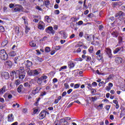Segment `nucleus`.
Segmentation results:
<instances>
[{
	"mask_svg": "<svg viewBox=\"0 0 125 125\" xmlns=\"http://www.w3.org/2000/svg\"><path fill=\"white\" fill-rule=\"evenodd\" d=\"M26 72L28 76H33V77H37L38 75H39V71L37 70V69H32L31 70L30 68H27Z\"/></svg>",
	"mask_w": 125,
	"mask_h": 125,
	"instance_id": "obj_1",
	"label": "nucleus"
},
{
	"mask_svg": "<svg viewBox=\"0 0 125 125\" xmlns=\"http://www.w3.org/2000/svg\"><path fill=\"white\" fill-rule=\"evenodd\" d=\"M0 58L1 59V60H4V61H5V60H7L8 55L4 49L1 50L0 51Z\"/></svg>",
	"mask_w": 125,
	"mask_h": 125,
	"instance_id": "obj_2",
	"label": "nucleus"
},
{
	"mask_svg": "<svg viewBox=\"0 0 125 125\" xmlns=\"http://www.w3.org/2000/svg\"><path fill=\"white\" fill-rule=\"evenodd\" d=\"M125 13L121 11H120L117 14L115 15V17H118L119 20H124L125 19Z\"/></svg>",
	"mask_w": 125,
	"mask_h": 125,
	"instance_id": "obj_3",
	"label": "nucleus"
},
{
	"mask_svg": "<svg viewBox=\"0 0 125 125\" xmlns=\"http://www.w3.org/2000/svg\"><path fill=\"white\" fill-rule=\"evenodd\" d=\"M45 32L48 34H55V31L53 30V27H52V26H49L46 28Z\"/></svg>",
	"mask_w": 125,
	"mask_h": 125,
	"instance_id": "obj_4",
	"label": "nucleus"
},
{
	"mask_svg": "<svg viewBox=\"0 0 125 125\" xmlns=\"http://www.w3.org/2000/svg\"><path fill=\"white\" fill-rule=\"evenodd\" d=\"M34 83L31 81L29 82V83L28 82H26L25 83H23V86L24 87H26L28 88H32V86L33 85V84H34Z\"/></svg>",
	"mask_w": 125,
	"mask_h": 125,
	"instance_id": "obj_5",
	"label": "nucleus"
},
{
	"mask_svg": "<svg viewBox=\"0 0 125 125\" xmlns=\"http://www.w3.org/2000/svg\"><path fill=\"white\" fill-rule=\"evenodd\" d=\"M105 52H106L107 55L109 56V58H111V56H112V50L110 48H105L104 49Z\"/></svg>",
	"mask_w": 125,
	"mask_h": 125,
	"instance_id": "obj_6",
	"label": "nucleus"
},
{
	"mask_svg": "<svg viewBox=\"0 0 125 125\" xmlns=\"http://www.w3.org/2000/svg\"><path fill=\"white\" fill-rule=\"evenodd\" d=\"M22 10V6L21 5H16L14 9L15 12H20Z\"/></svg>",
	"mask_w": 125,
	"mask_h": 125,
	"instance_id": "obj_7",
	"label": "nucleus"
},
{
	"mask_svg": "<svg viewBox=\"0 0 125 125\" xmlns=\"http://www.w3.org/2000/svg\"><path fill=\"white\" fill-rule=\"evenodd\" d=\"M45 116H46V111H42L39 114L40 120H42L43 119H44V118H45Z\"/></svg>",
	"mask_w": 125,
	"mask_h": 125,
	"instance_id": "obj_8",
	"label": "nucleus"
},
{
	"mask_svg": "<svg viewBox=\"0 0 125 125\" xmlns=\"http://www.w3.org/2000/svg\"><path fill=\"white\" fill-rule=\"evenodd\" d=\"M38 29L43 31L44 30V23L42 21H40L39 23Z\"/></svg>",
	"mask_w": 125,
	"mask_h": 125,
	"instance_id": "obj_9",
	"label": "nucleus"
},
{
	"mask_svg": "<svg viewBox=\"0 0 125 125\" xmlns=\"http://www.w3.org/2000/svg\"><path fill=\"white\" fill-rule=\"evenodd\" d=\"M17 73H19L21 74H26V73H25V69H24V67H20L19 70H17Z\"/></svg>",
	"mask_w": 125,
	"mask_h": 125,
	"instance_id": "obj_10",
	"label": "nucleus"
},
{
	"mask_svg": "<svg viewBox=\"0 0 125 125\" xmlns=\"http://www.w3.org/2000/svg\"><path fill=\"white\" fill-rule=\"evenodd\" d=\"M33 65V62H30L29 60H27L25 62V66L27 69H30V67Z\"/></svg>",
	"mask_w": 125,
	"mask_h": 125,
	"instance_id": "obj_11",
	"label": "nucleus"
},
{
	"mask_svg": "<svg viewBox=\"0 0 125 125\" xmlns=\"http://www.w3.org/2000/svg\"><path fill=\"white\" fill-rule=\"evenodd\" d=\"M1 76L4 77L5 79H8L9 78V74L7 72H3L1 73Z\"/></svg>",
	"mask_w": 125,
	"mask_h": 125,
	"instance_id": "obj_12",
	"label": "nucleus"
},
{
	"mask_svg": "<svg viewBox=\"0 0 125 125\" xmlns=\"http://www.w3.org/2000/svg\"><path fill=\"white\" fill-rule=\"evenodd\" d=\"M22 89H24V87L22 84H20L17 88L18 92H19V93H21Z\"/></svg>",
	"mask_w": 125,
	"mask_h": 125,
	"instance_id": "obj_13",
	"label": "nucleus"
},
{
	"mask_svg": "<svg viewBox=\"0 0 125 125\" xmlns=\"http://www.w3.org/2000/svg\"><path fill=\"white\" fill-rule=\"evenodd\" d=\"M8 122H13L14 118H13V114H11L8 116Z\"/></svg>",
	"mask_w": 125,
	"mask_h": 125,
	"instance_id": "obj_14",
	"label": "nucleus"
},
{
	"mask_svg": "<svg viewBox=\"0 0 125 125\" xmlns=\"http://www.w3.org/2000/svg\"><path fill=\"white\" fill-rule=\"evenodd\" d=\"M115 62L116 63L120 64V63H122V62H123V59L120 57H117L115 58Z\"/></svg>",
	"mask_w": 125,
	"mask_h": 125,
	"instance_id": "obj_15",
	"label": "nucleus"
},
{
	"mask_svg": "<svg viewBox=\"0 0 125 125\" xmlns=\"http://www.w3.org/2000/svg\"><path fill=\"white\" fill-rule=\"evenodd\" d=\"M111 35L114 38H118V36H119V32L117 31H113L111 33Z\"/></svg>",
	"mask_w": 125,
	"mask_h": 125,
	"instance_id": "obj_16",
	"label": "nucleus"
},
{
	"mask_svg": "<svg viewBox=\"0 0 125 125\" xmlns=\"http://www.w3.org/2000/svg\"><path fill=\"white\" fill-rule=\"evenodd\" d=\"M25 77H26V74L25 73L19 74V78L20 80H24V79L25 78Z\"/></svg>",
	"mask_w": 125,
	"mask_h": 125,
	"instance_id": "obj_17",
	"label": "nucleus"
},
{
	"mask_svg": "<svg viewBox=\"0 0 125 125\" xmlns=\"http://www.w3.org/2000/svg\"><path fill=\"white\" fill-rule=\"evenodd\" d=\"M6 90V86L4 85L2 87V88L0 89V93H3L5 92V90Z\"/></svg>",
	"mask_w": 125,
	"mask_h": 125,
	"instance_id": "obj_18",
	"label": "nucleus"
},
{
	"mask_svg": "<svg viewBox=\"0 0 125 125\" xmlns=\"http://www.w3.org/2000/svg\"><path fill=\"white\" fill-rule=\"evenodd\" d=\"M20 83H21V82L20 81V80L17 79L15 81L14 84L17 86H18V85H19V84H20Z\"/></svg>",
	"mask_w": 125,
	"mask_h": 125,
	"instance_id": "obj_19",
	"label": "nucleus"
},
{
	"mask_svg": "<svg viewBox=\"0 0 125 125\" xmlns=\"http://www.w3.org/2000/svg\"><path fill=\"white\" fill-rule=\"evenodd\" d=\"M39 79L40 81H41L42 82V81H44V80H46V79H47V76L43 75L41 77L39 78Z\"/></svg>",
	"mask_w": 125,
	"mask_h": 125,
	"instance_id": "obj_20",
	"label": "nucleus"
},
{
	"mask_svg": "<svg viewBox=\"0 0 125 125\" xmlns=\"http://www.w3.org/2000/svg\"><path fill=\"white\" fill-rule=\"evenodd\" d=\"M7 43H8V41L7 40H4L1 43V46L4 47V46H5V45H6Z\"/></svg>",
	"mask_w": 125,
	"mask_h": 125,
	"instance_id": "obj_21",
	"label": "nucleus"
},
{
	"mask_svg": "<svg viewBox=\"0 0 125 125\" xmlns=\"http://www.w3.org/2000/svg\"><path fill=\"white\" fill-rule=\"evenodd\" d=\"M22 19L24 21V23L25 26H27V25H28V20H27V18L25 17H22Z\"/></svg>",
	"mask_w": 125,
	"mask_h": 125,
	"instance_id": "obj_22",
	"label": "nucleus"
},
{
	"mask_svg": "<svg viewBox=\"0 0 125 125\" xmlns=\"http://www.w3.org/2000/svg\"><path fill=\"white\" fill-rule=\"evenodd\" d=\"M9 55L11 56V57H14V56L16 55V53L15 51H12L9 53Z\"/></svg>",
	"mask_w": 125,
	"mask_h": 125,
	"instance_id": "obj_23",
	"label": "nucleus"
},
{
	"mask_svg": "<svg viewBox=\"0 0 125 125\" xmlns=\"http://www.w3.org/2000/svg\"><path fill=\"white\" fill-rule=\"evenodd\" d=\"M45 20L46 21H47V22L48 23H50V22H51V19H50V18H49V17H48V16H46L45 17Z\"/></svg>",
	"mask_w": 125,
	"mask_h": 125,
	"instance_id": "obj_24",
	"label": "nucleus"
},
{
	"mask_svg": "<svg viewBox=\"0 0 125 125\" xmlns=\"http://www.w3.org/2000/svg\"><path fill=\"white\" fill-rule=\"evenodd\" d=\"M41 89H42V88L40 87H37L36 88V89L34 91H33V92L35 91V93H38V92H39V91H40V90H41Z\"/></svg>",
	"mask_w": 125,
	"mask_h": 125,
	"instance_id": "obj_25",
	"label": "nucleus"
},
{
	"mask_svg": "<svg viewBox=\"0 0 125 125\" xmlns=\"http://www.w3.org/2000/svg\"><path fill=\"white\" fill-rule=\"evenodd\" d=\"M102 58H103V54L98 55L97 59L98 60H102Z\"/></svg>",
	"mask_w": 125,
	"mask_h": 125,
	"instance_id": "obj_26",
	"label": "nucleus"
},
{
	"mask_svg": "<svg viewBox=\"0 0 125 125\" xmlns=\"http://www.w3.org/2000/svg\"><path fill=\"white\" fill-rule=\"evenodd\" d=\"M87 87L88 89H89L90 90H93V89L92 88V85L90 83L88 84Z\"/></svg>",
	"mask_w": 125,
	"mask_h": 125,
	"instance_id": "obj_27",
	"label": "nucleus"
},
{
	"mask_svg": "<svg viewBox=\"0 0 125 125\" xmlns=\"http://www.w3.org/2000/svg\"><path fill=\"white\" fill-rule=\"evenodd\" d=\"M88 51L89 53H92L93 52V46H91L88 49Z\"/></svg>",
	"mask_w": 125,
	"mask_h": 125,
	"instance_id": "obj_28",
	"label": "nucleus"
},
{
	"mask_svg": "<svg viewBox=\"0 0 125 125\" xmlns=\"http://www.w3.org/2000/svg\"><path fill=\"white\" fill-rule=\"evenodd\" d=\"M30 46H32V47H35L36 44L35 42H30L29 43Z\"/></svg>",
	"mask_w": 125,
	"mask_h": 125,
	"instance_id": "obj_29",
	"label": "nucleus"
},
{
	"mask_svg": "<svg viewBox=\"0 0 125 125\" xmlns=\"http://www.w3.org/2000/svg\"><path fill=\"white\" fill-rule=\"evenodd\" d=\"M65 69H67V66L64 65V66H62L59 69V72H61L62 70H65Z\"/></svg>",
	"mask_w": 125,
	"mask_h": 125,
	"instance_id": "obj_30",
	"label": "nucleus"
},
{
	"mask_svg": "<svg viewBox=\"0 0 125 125\" xmlns=\"http://www.w3.org/2000/svg\"><path fill=\"white\" fill-rule=\"evenodd\" d=\"M6 64L8 66H9V67H11V66H12V62L10 61H7Z\"/></svg>",
	"mask_w": 125,
	"mask_h": 125,
	"instance_id": "obj_31",
	"label": "nucleus"
},
{
	"mask_svg": "<svg viewBox=\"0 0 125 125\" xmlns=\"http://www.w3.org/2000/svg\"><path fill=\"white\" fill-rule=\"evenodd\" d=\"M66 120L67 119L66 118L60 119V124H62V123H65V122H66Z\"/></svg>",
	"mask_w": 125,
	"mask_h": 125,
	"instance_id": "obj_32",
	"label": "nucleus"
},
{
	"mask_svg": "<svg viewBox=\"0 0 125 125\" xmlns=\"http://www.w3.org/2000/svg\"><path fill=\"white\" fill-rule=\"evenodd\" d=\"M86 61H87V62H89V61L91 60V57H89V56H86Z\"/></svg>",
	"mask_w": 125,
	"mask_h": 125,
	"instance_id": "obj_33",
	"label": "nucleus"
},
{
	"mask_svg": "<svg viewBox=\"0 0 125 125\" xmlns=\"http://www.w3.org/2000/svg\"><path fill=\"white\" fill-rule=\"evenodd\" d=\"M87 8H88V7L87 6V5H86V4H83V9L84 10H85L86 9H87Z\"/></svg>",
	"mask_w": 125,
	"mask_h": 125,
	"instance_id": "obj_34",
	"label": "nucleus"
},
{
	"mask_svg": "<svg viewBox=\"0 0 125 125\" xmlns=\"http://www.w3.org/2000/svg\"><path fill=\"white\" fill-rule=\"evenodd\" d=\"M119 51H120V49L119 48V47H118L114 51L113 53H114V54H116V53H118Z\"/></svg>",
	"mask_w": 125,
	"mask_h": 125,
	"instance_id": "obj_35",
	"label": "nucleus"
},
{
	"mask_svg": "<svg viewBox=\"0 0 125 125\" xmlns=\"http://www.w3.org/2000/svg\"><path fill=\"white\" fill-rule=\"evenodd\" d=\"M28 31H30V28H28V26H25V33H26V34H28Z\"/></svg>",
	"mask_w": 125,
	"mask_h": 125,
	"instance_id": "obj_36",
	"label": "nucleus"
},
{
	"mask_svg": "<svg viewBox=\"0 0 125 125\" xmlns=\"http://www.w3.org/2000/svg\"><path fill=\"white\" fill-rule=\"evenodd\" d=\"M45 52H49L50 51V48L49 47H46L45 49Z\"/></svg>",
	"mask_w": 125,
	"mask_h": 125,
	"instance_id": "obj_37",
	"label": "nucleus"
},
{
	"mask_svg": "<svg viewBox=\"0 0 125 125\" xmlns=\"http://www.w3.org/2000/svg\"><path fill=\"white\" fill-rule=\"evenodd\" d=\"M69 66L70 68H74V67H75V64L73 62H70Z\"/></svg>",
	"mask_w": 125,
	"mask_h": 125,
	"instance_id": "obj_38",
	"label": "nucleus"
},
{
	"mask_svg": "<svg viewBox=\"0 0 125 125\" xmlns=\"http://www.w3.org/2000/svg\"><path fill=\"white\" fill-rule=\"evenodd\" d=\"M118 40H119V42L120 43H121V42H123V38H122V37L119 36L118 37Z\"/></svg>",
	"mask_w": 125,
	"mask_h": 125,
	"instance_id": "obj_39",
	"label": "nucleus"
},
{
	"mask_svg": "<svg viewBox=\"0 0 125 125\" xmlns=\"http://www.w3.org/2000/svg\"><path fill=\"white\" fill-rule=\"evenodd\" d=\"M91 99H92V101H93V102H95V101H96V100H97V97H92Z\"/></svg>",
	"mask_w": 125,
	"mask_h": 125,
	"instance_id": "obj_40",
	"label": "nucleus"
},
{
	"mask_svg": "<svg viewBox=\"0 0 125 125\" xmlns=\"http://www.w3.org/2000/svg\"><path fill=\"white\" fill-rule=\"evenodd\" d=\"M100 54H102L101 53V50H98V51L96 53V55H100Z\"/></svg>",
	"mask_w": 125,
	"mask_h": 125,
	"instance_id": "obj_41",
	"label": "nucleus"
},
{
	"mask_svg": "<svg viewBox=\"0 0 125 125\" xmlns=\"http://www.w3.org/2000/svg\"><path fill=\"white\" fill-rule=\"evenodd\" d=\"M36 9H38V10H40V11H42V8H41L40 6H37L36 7Z\"/></svg>",
	"mask_w": 125,
	"mask_h": 125,
	"instance_id": "obj_42",
	"label": "nucleus"
},
{
	"mask_svg": "<svg viewBox=\"0 0 125 125\" xmlns=\"http://www.w3.org/2000/svg\"><path fill=\"white\" fill-rule=\"evenodd\" d=\"M61 48V47L60 46H57L55 47V50H59Z\"/></svg>",
	"mask_w": 125,
	"mask_h": 125,
	"instance_id": "obj_43",
	"label": "nucleus"
},
{
	"mask_svg": "<svg viewBox=\"0 0 125 125\" xmlns=\"http://www.w3.org/2000/svg\"><path fill=\"white\" fill-rule=\"evenodd\" d=\"M112 78H113V75H112V74L109 75L107 79V81H109V80H111V79H112Z\"/></svg>",
	"mask_w": 125,
	"mask_h": 125,
	"instance_id": "obj_44",
	"label": "nucleus"
},
{
	"mask_svg": "<svg viewBox=\"0 0 125 125\" xmlns=\"http://www.w3.org/2000/svg\"><path fill=\"white\" fill-rule=\"evenodd\" d=\"M16 29V33L17 34H19L20 33V31L19 30V27H17Z\"/></svg>",
	"mask_w": 125,
	"mask_h": 125,
	"instance_id": "obj_45",
	"label": "nucleus"
},
{
	"mask_svg": "<svg viewBox=\"0 0 125 125\" xmlns=\"http://www.w3.org/2000/svg\"><path fill=\"white\" fill-rule=\"evenodd\" d=\"M45 6H47V5H49V1L46 0L45 1Z\"/></svg>",
	"mask_w": 125,
	"mask_h": 125,
	"instance_id": "obj_46",
	"label": "nucleus"
},
{
	"mask_svg": "<svg viewBox=\"0 0 125 125\" xmlns=\"http://www.w3.org/2000/svg\"><path fill=\"white\" fill-rule=\"evenodd\" d=\"M16 73H17V72H15V71H12L11 73V76H14V75H16Z\"/></svg>",
	"mask_w": 125,
	"mask_h": 125,
	"instance_id": "obj_47",
	"label": "nucleus"
},
{
	"mask_svg": "<svg viewBox=\"0 0 125 125\" xmlns=\"http://www.w3.org/2000/svg\"><path fill=\"white\" fill-rule=\"evenodd\" d=\"M14 62H15V64H17V62H18V57L15 58Z\"/></svg>",
	"mask_w": 125,
	"mask_h": 125,
	"instance_id": "obj_48",
	"label": "nucleus"
},
{
	"mask_svg": "<svg viewBox=\"0 0 125 125\" xmlns=\"http://www.w3.org/2000/svg\"><path fill=\"white\" fill-rule=\"evenodd\" d=\"M37 83H38V84H42V82L41 80H40L39 79V78L38 79V80L37 81Z\"/></svg>",
	"mask_w": 125,
	"mask_h": 125,
	"instance_id": "obj_49",
	"label": "nucleus"
},
{
	"mask_svg": "<svg viewBox=\"0 0 125 125\" xmlns=\"http://www.w3.org/2000/svg\"><path fill=\"white\" fill-rule=\"evenodd\" d=\"M83 21H80L78 22V25H83Z\"/></svg>",
	"mask_w": 125,
	"mask_h": 125,
	"instance_id": "obj_50",
	"label": "nucleus"
},
{
	"mask_svg": "<svg viewBox=\"0 0 125 125\" xmlns=\"http://www.w3.org/2000/svg\"><path fill=\"white\" fill-rule=\"evenodd\" d=\"M110 107H111V106H110V105H106L105 106L106 110H107V111H109V110H110Z\"/></svg>",
	"mask_w": 125,
	"mask_h": 125,
	"instance_id": "obj_51",
	"label": "nucleus"
},
{
	"mask_svg": "<svg viewBox=\"0 0 125 125\" xmlns=\"http://www.w3.org/2000/svg\"><path fill=\"white\" fill-rule=\"evenodd\" d=\"M80 87V84H75L74 85V88H79Z\"/></svg>",
	"mask_w": 125,
	"mask_h": 125,
	"instance_id": "obj_52",
	"label": "nucleus"
},
{
	"mask_svg": "<svg viewBox=\"0 0 125 125\" xmlns=\"http://www.w3.org/2000/svg\"><path fill=\"white\" fill-rule=\"evenodd\" d=\"M46 92L44 91V92L41 93V96H44V95H46Z\"/></svg>",
	"mask_w": 125,
	"mask_h": 125,
	"instance_id": "obj_53",
	"label": "nucleus"
},
{
	"mask_svg": "<svg viewBox=\"0 0 125 125\" xmlns=\"http://www.w3.org/2000/svg\"><path fill=\"white\" fill-rule=\"evenodd\" d=\"M88 12H89V11L88 10H86L84 12V15H87L88 14Z\"/></svg>",
	"mask_w": 125,
	"mask_h": 125,
	"instance_id": "obj_54",
	"label": "nucleus"
},
{
	"mask_svg": "<svg viewBox=\"0 0 125 125\" xmlns=\"http://www.w3.org/2000/svg\"><path fill=\"white\" fill-rule=\"evenodd\" d=\"M64 86H65V88L67 89V88H69V85L67 84V83H65L64 84Z\"/></svg>",
	"mask_w": 125,
	"mask_h": 125,
	"instance_id": "obj_55",
	"label": "nucleus"
},
{
	"mask_svg": "<svg viewBox=\"0 0 125 125\" xmlns=\"http://www.w3.org/2000/svg\"><path fill=\"white\" fill-rule=\"evenodd\" d=\"M109 119H110V120H111V121H113V120H114V115H110L109 116Z\"/></svg>",
	"mask_w": 125,
	"mask_h": 125,
	"instance_id": "obj_56",
	"label": "nucleus"
},
{
	"mask_svg": "<svg viewBox=\"0 0 125 125\" xmlns=\"http://www.w3.org/2000/svg\"><path fill=\"white\" fill-rule=\"evenodd\" d=\"M104 84V82L102 81L99 83V86H102V85Z\"/></svg>",
	"mask_w": 125,
	"mask_h": 125,
	"instance_id": "obj_57",
	"label": "nucleus"
},
{
	"mask_svg": "<svg viewBox=\"0 0 125 125\" xmlns=\"http://www.w3.org/2000/svg\"><path fill=\"white\" fill-rule=\"evenodd\" d=\"M79 36L80 37V38H82L83 36V32H80Z\"/></svg>",
	"mask_w": 125,
	"mask_h": 125,
	"instance_id": "obj_58",
	"label": "nucleus"
},
{
	"mask_svg": "<svg viewBox=\"0 0 125 125\" xmlns=\"http://www.w3.org/2000/svg\"><path fill=\"white\" fill-rule=\"evenodd\" d=\"M0 102H2V103H4V99L2 98H0Z\"/></svg>",
	"mask_w": 125,
	"mask_h": 125,
	"instance_id": "obj_59",
	"label": "nucleus"
},
{
	"mask_svg": "<svg viewBox=\"0 0 125 125\" xmlns=\"http://www.w3.org/2000/svg\"><path fill=\"white\" fill-rule=\"evenodd\" d=\"M119 49V51H123L124 50V47L122 46L121 47H118Z\"/></svg>",
	"mask_w": 125,
	"mask_h": 125,
	"instance_id": "obj_60",
	"label": "nucleus"
},
{
	"mask_svg": "<svg viewBox=\"0 0 125 125\" xmlns=\"http://www.w3.org/2000/svg\"><path fill=\"white\" fill-rule=\"evenodd\" d=\"M72 91H73V89H70L67 91V93L68 94H70V93H71V92H72Z\"/></svg>",
	"mask_w": 125,
	"mask_h": 125,
	"instance_id": "obj_61",
	"label": "nucleus"
},
{
	"mask_svg": "<svg viewBox=\"0 0 125 125\" xmlns=\"http://www.w3.org/2000/svg\"><path fill=\"white\" fill-rule=\"evenodd\" d=\"M106 90H107V91H109V90H111V87L109 86H106Z\"/></svg>",
	"mask_w": 125,
	"mask_h": 125,
	"instance_id": "obj_62",
	"label": "nucleus"
},
{
	"mask_svg": "<svg viewBox=\"0 0 125 125\" xmlns=\"http://www.w3.org/2000/svg\"><path fill=\"white\" fill-rule=\"evenodd\" d=\"M81 8H82V6L78 5V6H77V7H76V9L77 10H79Z\"/></svg>",
	"mask_w": 125,
	"mask_h": 125,
	"instance_id": "obj_63",
	"label": "nucleus"
},
{
	"mask_svg": "<svg viewBox=\"0 0 125 125\" xmlns=\"http://www.w3.org/2000/svg\"><path fill=\"white\" fill-rule=\"evenodd\" d=\"M67 94V92L64 91L62 94V97H63V96H65Z\"/></svg>",
	"mask_w": 125,
	"mask_h": 125,
	"instance_id": "obj_64",
	"label": "nucleus"
}]
</instances>
